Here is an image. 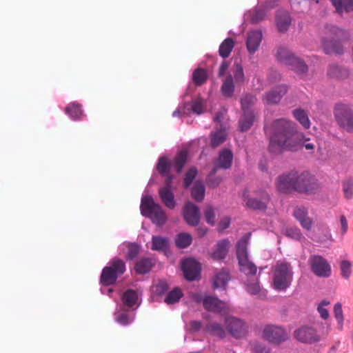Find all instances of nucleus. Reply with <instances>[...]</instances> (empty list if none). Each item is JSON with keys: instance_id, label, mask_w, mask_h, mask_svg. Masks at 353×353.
Returning a JSON list of instances; mask_svg holds the SVG:
<instances>
[{"instance_id": "f03ea898", "label": "nucleus", "mask_w": 353, "mask_h": 353, "mask_svg": "<svg viewBox=\"0 0 353 353\" xmlns=\"http://www.w3.org/2000/svg\"><path fill=\"white\" fill-rule=\"evenodd\" d=\"M157 169L165 178V186L160 188L159 191L161 200L167 208L173 209L175 207L176 202L171 185L172 179L170 174L171 165L165 157H162L159 159Z\"/></svg>"}, {"instance_id": "c85d7f7f", "label": "nucleus", "mask_w": 353, "mask_h": 353, "mask_svg": "<svg viewBox=\"0 0 353 353\" xmlns=\"http://www.w3.org/2000/svg\"><path fill=\"white\" fill-rule=\"evenodd\" d=\"M233 155L230 150H223L218 158V159L215 162V166L216 169L223 168L228 169L229 168L232 162Z\"/></svg>"}, {"instance_id": "4c0bfd02", "label": "nucleus", "mask_w": 353, "mask_h": 353, "mask_svg": "<svg viewBox=\"0 0 353 353\" xmlns=\"http://www.w3.org/2000/svg\"><path fill=\"white\" fill-rule=\"evenodd\" d=\"M65 113L72 120L79 119L83 116L81 106L76 102H72L66 107Z\"/></svg>"}, {"instance_id": "423d86ee", "label": "nucleus", "mask_w": 353, "mask_h": 353, "mask_svg": "<svg viewBox=\"0 0 353 353\" xmlns=\"http://www.w3.org/2000/svg\"><path fill=\"white\" fill-rule=\"evenodd\" d=\"M248 237L247 236H244L237 243L236 255L241 271L246 275H254L256 272V267L248 259Z\"/></svg>"}, {"instance_id": "49530a36", "label": "nucleus", "mask_w": 353, "mask_h": 353, "mask_svg": "<svg viewBox=\"0 0 353 353\" xmlns=\"http://www.w3.org/2000/svg\"><path fill=\"white\" fill-rule=\"evenodd\" d=\"M280 232L286 236L294 240H301L302 238L300 230L297 228H282Z\"/></svg>"}, {"instance_id": "9b49d317", "label": "nucleus", "mask_w": 353, "mask_h": 353, "mask_svg": "<svg viewBox=\"0 0 353 353\" xmlns=\"http://www.w3.org/2000/svg\"><path fill=\"white\" fill-rule=\"evenodd\" d=\"M205 110L204 101L198 98L192 100L190 103H186L183 106H179L173 112L174 117H181L183 115H190L192 113L201 114Z\"/></svg>"}, {"instance_id": "e2e57ef3", "label": "nucleus", "mask_w": 353, "mask_h": 353, "mask_svg": "<svg viewBox=\"0 0 353 353\" xmlns=\"http://www.w3.org/2000/svg\"><path fill=\"white\" fill-rule=\"evenodd\" d=\"M340 224H341V233L343 234H345L347 231V221L345 216L341 215L340 216Z\"/></svg>"}, {"instance_id": "de8ad7c7", "label": "nucleus", "mask_w": 353, "mask_h": 353, "mask_svg": "<svg viewBox=\"0 0 353 353\" xmlns=\"http://www.w3.org/2000/svg\"><path fill=\"white\" fill-rule=\"evenodd\" d=\"M226 132L224 130H220L212 134L211 145L213 148L221 144L225 139Z\"/></svg>"}, {"instance_id": "58836bf2", "label": "nucleus", "mask_w": 353, "mask_h": 353, "mask_svg": "<svg viewBox=\"0 0 353 353\" xmlns=\"http://www.w3.org/2000/svg\"><path fill=\"white\" fill-rule=\"evenodd\" d=\"M154 263L152 259H142L136 263L134 267L135 271L139 274L148 273L151 270Z\"/></svg>"}, {"instance_id": "c03bdc74", "label": "nucleus", "mask_w": 353, "mask_h": 353, "mask_svg": "<svg viewBox=\"0 0 353 353\" xmlns=\"http://www.w3.org/2000/svg\"><path fill=\"white\" fill-rule=\"evenodd\" d=\"M234 46V42L232 39L228 38L225 39L221 43L219 47L220 55L223 58L228 57L230 55L232 50L233 49Z\"/></svg>"}, {"instance_id": "b1692460", "label": "nucleus", "mask_w": 353, "mask_h": 353, "mask_svg": "<svg viewBox=\"0 0 353 353\" xmlns=\"http://www.w3.org/2000/svg\"><path fill=\"white\" fill-rule=\"evenodd\" d=\"M292 18L285 10H279L275 16V25L279 32H287L291 25Z\"/></svg>"}, {"instance_id": "f704fd0d", "label": "nucleus", "mask_w": 353, "mask_h": 353, "mask_svg": "<svg viewBox=\"0 0 353 353\" xmlns=\"http://www.w3.org/2000/svg\"><path fill=\"white\" fill-rule=\"evenodd\" d=\"M292 114L295 119L305 128L309 129L310 127V121L307 112L302 109H295L292 111Z\"/></svg>"}, {"instance_id": "a19ab883", "label": "nucleus", "mask_w": 353, "mask_h": 353, "mask_svg": "<svg viewBox=\"0 0 353 353\" xmlns=\"http://www.w3.org/2000/svg\"><path fill=\"white\" fill-rule=\"evenodd\" d=\"M192 196L194 199L201 201L205 196V186L201 181H196L192 188Z\"/></svg>"}, {"instance_id": "f8f14e48", "label": "nucleus", "mask_w": 353, "mask_h": 353, "mask_svg": "<svg viewBox=\"0 0 353 353\" xmlns=\"http://www.w3.org/2000/svg\"><path fill=\"white\" fill-rule=\"evenodd\" d=\"M243 197L248 207L256 210H265L270 199L268 193L261 190L256 191L254 197H250L245 192Z\"/></svg>"}, {"instance_id": "69168bd1", "label": "nucleus", "mask_w": 353, "mask_h": 353, "mask_svg": "<svg viewBox=\"0 0 353 353\" xmlns=\"http://www.w3.org/2000/svg\"><path fill=\"white\" fill-rule=\"evenodd\" d=\"M201 327V323L198 321H192L190 323V330L191 331L198 330Z\"/></svg>"}, {"instance_id": "79ce46f5", "label": "nucleus", "mask_w": 353, "mask_h": 353, "mask_svg": "<svg viewBox=\"0 0 353 353\" xmlns=\"http://www.w3.org/2000/svg\"><path fill=\"white\" fill-rule=\"evenodd\" d=\"M192 241V236L186 232L179 234L175 239L176 245L179 248L188 247Z\"/></svg>"}, {"instance_id": "f257e3e1", "label": "nucleus", "mask_w": 353, "mask_h": 353, "mask_svg": "<svg viewBox=\"0 0 353 353\" xmlns=\"http://www.w3.org/2000/svg\"><path fill=\"white\" fill-rule=\"evenodd\" d=\"M274 132L269 145L272 152L297 151L309 140L303 132L296 130L295 125L290 121L284 119L276 120L274 123Z\"/></svg>"}, {"instance_id": "ddd939ff", "label": "nucleus", "mask_w": 353, "mask_h": 353, "mask_svg": "<svg viewBox=\"0 0 353 353\" xmlns=\"http://www.w3.org/2000/svg\"><path fill=\"white\" fill-rule=\"evenodd\" d=\"M312 272L319 277H328L331 274V267L321 256H313L310 259Z\"/></svg>"}, {"instance_id": "393cba45", "label": "nucleus", "mask_w": 353, "mask_h": 353, "mask_svg": "<svg viewBox=\"0 0 353 353\" xmlns=\"http://www.w3.org/2000/svg\"><path fill=\"white\" fill-rule=\"evenodd\" d=\"M294 216L299 221L301 226L310 230L312 225V221L310 218L307 216V209L304 207H297L294 211Z\"/></svg>"}, {"instance_id": "4d7b16f0", "label": "nucleus", "mask_w": 353, "mask_h": 353, "mask_svg": "<svg viewBox=\"0 0 353 353\" xmlns=\"http://www.w3.org/2000/svg\"><path fill=\"white\" fill-rule=\"evenodd\" d=\"M330 305V301H322L317 307V310L323 319H327L329 317V312L327 307Z\"/></svg>"}, {"instance_id": "cd10ccee", "label": "nucleus", "mask_w": 353, "mask_h": 353, "mask_svg": "<svg viewBox=\"0 0 353 353\" xmlns=\"http://www.w3.org/2000/svg\"><path fill=\"white\" fill-rule=\"evenodd\" d=\"M122 302L124 306L130 308L137 307L140 303L139 294L137 291L128 290L123 294Z\"/></svg>"}, {"instance_id": "bb28decb", "label": "nucleus", "mask_w": 353, "mask_h": 353, "mask_svg": "<svg viewBox=\"0 0 353 353\" xmlns=\"http://www.w3.org/2000/svg\"><path fill=\"white\" fill-rule=\"evenodd\" d=\"M230 279L229 272L227 270H221L217 272L212 279L214 288L224 290Z\"/></svg>"}, {"instance_id": "aec40b11", "label": "nucleus", "mask_w": 353, "mask_h": 353, "mask_svg": "<svg viewBox=\"0 0 353 353\" xmlns=\"http://www.w3.org/2000/svg\"><path fill=\"white\" fill-rule=\"evenodd\" d=\"M185 221L190 225L195 226L200 221V213L196 205L191 202H187L183 210Z\"/></svg>"}, {"instance_id": "39448f33", "label": "nucleus", "mask_w": 353, "mask_h": 353, "mask_svg": "<svg viewBox=\"0 0 353 353\" xmlns=\"http://www.w3.org/2000/svg\"><path fill=\"white\" fill-rule=\"evenodd\" d=\"M140 210L143 216L149 217L157 225H163L167 220V216L161 206L148 194L142 196Z\"/></svg>"}, {"instance_id": "72a5a7b5", "label": "nucleus", "mask_w": 353, "mask_h": 353, "mask_svg": "<svg viewBox=\"0 0 353 353\" xmlns=\"http://www.w3.org/2000/svg\"><path fill=\"white\" fill-rule=\"evenodd\" d=\"M232 73L234 76L236 84H241L245 81L243 68L240 61L236 60L232 68Z\"/></svg>"}, {"instance_id": "6ab92c4d", "label": "nucleus", "mask_w": 353, "mask_h": 353, "mask_svg": "<svg viewBox=\"0 0 353 353\" xmlns=\"http://www.w3.org/2000/svg\"><path fill=\"white\" fill-rule=\"evenodd\" d=\"M294 337L302 343H312L319 340L316 330L308 326H303L296 330Z\"/></svg>"}, {"instance_id": "8fccbe9b", "label": "nucleus", "mask_w": 353, "mask_h": 353, "mask_svg": "<svg viewBox=\"0 0 353 353\" xmlns=\"http://www.w3.org/2000/svg\"><path fill=\"white\" fill-rule=\"evenodd\" d=\"M183 296V293L181 290L176 288L173 290L170 291L166 298L165 299V302L168 304H172L177 302Z\"/></svg>"}, {"instance_id": "a878e982", "label": "nucleus", "mask_w": 353, "mask_h": 353, "mask_svg": "<svg viewBox=\"0 0 353 353\" xmlns=\"http://www.w3.org/2000/svg\"><path fill=\"white\" fill-rule=\"evenodd\" d=\"M268 10L265 8L256 7V8L249 10L244 14V19L250 21L252 23H256L263 21L266 15Z\"/></svg>"}, {"instance_id": "0eeeda50", "label": "nucleus", "mask_w": 353, "mask_h": 353, "mask_svg": "<svg viewBox=\"0 0 353 353\" xmlns=\"http://www.w3.org/2000/svg\"><path fill=\"white\" fill-rule=\"evenodd\" d=\"M125 270L124 262L118 259H114L108 265L103 269L101 276V283L103 285L113 284L117 277L122 274Z\"/></svg>"}, {"instance_id": "338daca9", "label": "nucleus", "mask_w": 353, "mask_h": 353, "mask_svg": "<svg viewBox=\"0 0 353 353\" xmlns=\"http://www.w3.org/2000/svg\"><path fill=\"white\" fill-rule=\"evenodd\" d=\"M228 68V65L226 62H223L219 69V75H223Z\"/></svg>"}, {"instance_id": "13d9d810", "label": "nucleus", "mask_w": 353, "mask_h": 353, "mask_svg": "<svg viewBox=\"0 0 353 353\" xmlns=\"http://www.w3.org/2000/svg\"><path fill=\"white\" fill-rule=\"evenodd\" d=\"M168 290V285L165 281H160L152 286V292L154 294L160 296Z\"/></svg>"}, {"instance_id": "5fc2aeb1", "label": "nucleus", "mask_w": 353, "mask_h": 353, "mask_svg": "<svg viewBox=\"0 0 353 353\" xmlns=\"http://www.w3.org/2000/svg\"><path fill=\"white\" fill-rule=\"evenodd\" d=\"M216 170L217 169L216 168H214L207 178L208 185L211 188L217 187L221 181V179L220 177L215 176Z\"/></svg>"}, {"instance_id": "864d4df0", "label": "nucleus", "mask_w": 353, "mask_h": 353, "mask_svg": "<svg viewBox=\"0 0 353 353\" xmlns=\"http://www.w3.org/2000/svg\"><path fill=\"white\" fill-rule=\"evenodd\" d=\"M352 263L347 260H342L340 263L341 274L345 279H348L352 273Z\"/></svg>"}, {"instance_id": "3c124183", "label": "nucleus", "mask_w": 353, "mask_h": 353, "mask_svg": "<svg viewBox=\"0 0 353 353\" xmlns=\"http://www.w3.org/2000/svg\"><path fill=\"white\" fill-rule=\"evenodd\" d=\"M207 331L212 335L219 338H223L225 336V330L217 323H211L207 327Z\"/></svg>"}, {"instance_id": "7ed1b4c3", "label": "nucleus", "mask_w": 353, "mask_h": 353, "mask_svg": "<svg viewBox=\"0 0 353 353\" xmlns=\"http://www.w3.org/2000/svg\"><path fill=\"white\" fill-rule=\"evenodd\" d=\"M293 270L289 263L278 261L272 268L271 287L276 291H285L293 280Z\"/></svg>"}, {"instance_id": "2eb2a0df", "label": "nucleus", "mask_w": 353, "mask_h": 353, "mask_svg": "<svg viewBox=\"0 0 353 353\" xmlns=\"http://www.w3.org/2000/svg\"><path fill=\"white\" fill-rule=\"evenodd\" d=\"M263 39V33L260 30H252L247 33L245 46L249 54H254L259 49Z\"/></svg>"}, {"instance_id": "c9c22d12", "label": "nucleus", "mask_w": 353, "mask_h": 353, "mask_svg": "<svg viewBox=\"0 0 353 353\" xmlns=\"http://www.w3.org/2000/svg\"><path fill=\"white\" fill-rule=\"evenodd\" d=\"M119 250L125 253L130 259L134 258L139 252V248L134 243H124L119 246Z\"/></svg>"}, {"instance_id": "a211bd4d", "label": "nucleus", "mask_w": 353, "mask_h": 353, "mask_svg": "<svg viewBox=\"0 0 353 353\" xmlns=\"http://www.w3.org/2000/svg\"><path fill=\"white\" fill-rule=\"evenodd\" d=\"M181 268L188 280H195L200 274V264L193 259H187L182 261Z\"/></svg>"}, {"instance_id": "37998d69", "label": "nucleus", "mask_w": 353, "mask_h": 353, "mask_svg": "<svg viewBox=\"0 0 353 353\" xmlns=\"http://www.w3.org/2000/svg\"><path fill=\"white\" fill-rule=\"evenodd\" d=\"M288 65L299 74H303L307 71V65L296 56L292 59V63H290Z\"/></svg>"}, {"instance_id": "473e14b6", "label": "nucleus", "mask_w": 353, "mask_h": 353, "mask_svg": "<svg viewBox=\"0 0 353 353\" xmlns=\"http://www.w3.org/2000/svg\"><path fill=\"white\" fill-rule=\"evenodd\" d=\"M252 276L248 279V280L245 283L246 290L252 294H259L260 296H263L265 294V292L261 289V287L259 284L258 280L254 275H251Z\"/></svg>"}, {"instance_id": "20e7f679", "label": "nucleus", "mask_w": 353, "mask_h": 353, "mask_svg": "<svg viewBox=\"0 0 353 353\" xmlns=\"http://www.w3.org/2000/svg\"><path fill=\"white\" fill-rule=\"evenodd\" d=\"M347 32L337 26L326 28V36L322 39L321 47L326 54H341L343 46L341 41L347 38Z\"/></svg>"}, {"instance_id": "4be33fe9", "label": "nucleus", "mask_w": 353, "mask_h": 353, "mask_svg": "<svg viewBox=\"0 0 353 353\" xmlns=\"http://www.w3.org/2000/svg\"><path fill=\"white\" fill-rule=\"evenodd\" d=\"M287 91L288 88L285 85H279L268 92L263 96V100L268 104L277 103L281 101V98L285 94Z\"/></svg>"}, {"instance_id": "052dcab7", "label": "nucleus", "mask_w": 353, "mask_h": 353, "mask_svg": "<svg viewBox=\"0 0 353 353\" xmlns=\"http://www.w3.org/2000/svg\"><path fill=\"white\" fill-rule=\"evenodd\" d=\"M196 174L197 170L195 168H191L188 171L184 179V183L185 187H188L191 184Z\"/></svg>"}, {"instance_id": "9d476101", "label": "nucleus", "mask_w": 353, "mask_h": 353, "mask_svg": "<svg viewBox=\"0 0 353 353\" xmlns=\"http://www.w3.org/2000/svg\"><path fill=\"white\" fill-rule=\"evenodd\" d=\"M334 116L342 128L347 131H353V112L350 107L344 104L336 105Z\"/></svg>"}, {"instance_id": "6e6552de", "label": "nucleus", "mask_w": 353, "mask_h": 353, "mask_svg": "<svg viewBox=\"0 0 353 353\" xmlns=\"http://www.w3.org/2000/svg\"><path fill=\"white\" fill-rule=\"evenodd\" d=\"M317 179L307 172H295V190L301 193L312 194L318 190Z\"/></svg>"}, {"instance_id": "e433bc0d", "label": "nucleus", "mask_w": 353, "mask_h": 353, "mask_svg": "<svg viewBox=\"0 0 353 353\" xmlns=\"http://www.w3.org/2000/svg\"><path fill=\"white\" fill-rule=\"evenodd\" d=\"M169 245L168 240L160 236H154L152 239L151 250L165 251Z\"/></svg>"}, {"instance_id": "7c9ffc66", "label": "nucleus", "mask_w": 353, "mask_h": 353, "mask_svg": "<svg viewBox=\"0 0 353 353\" xmlns=\"http://www.w3.org/2000/svg\"><path fill=\"white\" fill-rule=\"evenodd\" d=\"M276 56L278 59L285 65L292 63V59L296 57V56L285 46H279L277 48Z\"/></svg>"}, {"instance_id": "6e6d98bb", "label": "nucleus", "mask_w": 353, "mask_h": 353, "mask_svg": "<svg viewBox=\"0 0 353 353\" xmlns=\"http://www.w3.org/2000/svg\"><path fill=\"white\" fill-rule=\"evenodd\" d=\"M192 78L196 84L201 85L207 79L206 72L202 69H197L194 72Z\"/></svg>"}, {"instance_id": "2f4dec72", "label": "nucleus", "mask_w": 353, "mask_h": 353, "mask_svg": "<svg viewBox=\"0 0 353 353\" xmlns=\"http://www.w3.org/2000/svg\"><path fill=\"white\" fill-rule=\"evenodd\" d=\"M338 13L353 11V0H330Z\"/></svg>"}, {"instance_id": "412c9836", "label": "nucleus", "mask_w": 353, "mask_h": 353, "mask_svg": "<svg viewBox=\"0 0 353 353\" xmlns=\"http://www.w3.org/2000/svg\"><path fill=\"white\" fill-rule=\"evenodd\" d=\"M194 299L199 302L202 301L205 308L208 310L219 312L228 309V305L225 303L219 301L215 297L208 296L202 299L199 296L196 295Z\"/></svg>"}, {"instance_id": "0e129e2a", "label": "nucleus", "mask_w": 353, "mask_h": 353, "mask_svg": "<svg viewBox=\"0 0 353 353\" xmlns=\"http://www.w3.org/2000/svg\"><path fill=\"white\" fill-rule=\"evenodd\" d=\"M278 3H279V1L278 0H268L265 2L264 8L267 10H268L272 9V8H275L276 6H277Z\"/></svg>"}, {"instance_id": "bf43d9fd", "label": "nucleus", "mask_w": 353, "mask_h": 353, "mask_svg": "<svg viewBox=\"0 0 353 353\" xmlns=\"http://www.w3.org/2000/svg\"><path fill=\"white\" fill-rule=\"evenodd\" d=\"M343 191L347 198H350L353 195V180H346L343 183Z\"/></svg>"}, {"instance_id": "4468645a", "label": "nucleus", "mask_w": 353, "mask_h": 353, "mask_svg": "<svg viewBox=\"0 0 353 353\" xmlns=\"http://www.w3.org/2000/svg\"><path fill=\"white\" fill-rule=\"evenodd\" d=\"M275 185L279 192L288 194L295 192V172H290L279 176Z\"/></svg>"}, {"instance_id": "603ef678", "label": "nucleus", "mask_w": 353, "mask_h": 353, "mask_svg": "<svg viewBox=\"0 0 353 353\" xmlns=\"http://www.w3.org/2000/svg\"><path fill=\"white\" fill-rule=\"evenodd\" d=\"M334 313L335 319L337 321L338 324V328L341 330L343 327V310H342V306L341 303H338L334 305Z\"/></svg>"}, {"instance_id": "c756f323", "label": "nucleus", "mask_w": 353, "mask_h": 353, "mask_svg": "<svg viewBox=\"0 0 353 353\" xmlns=\"http://www.w3.org/2000/svg\"><path fill=\"white\" fill-rule=\"evenodd\" d=\"M123 306L124 305H120L117 308V311L114 312V319L118 323L126 325L133 321L134 316L128 312L123 311Z\"/></svg>"}, {"instance_id": "ea45409f", "label": "nucleus", "mask_w": 353, "mask_h": 353, "mask_svg": "<svg viewBox=\"0 0 353 353\" xmlns=\"http://www.w3.org/2000/svg\"><path fill=\"white\" fill-rule=\"evenodd\" d=\"M234 91V85L232 75L228 76L223 81L221 92L225 97H231Z\"/></svg>"}, {"instance_id": "5701e85b", "label": "nucleus", "mask_w": 353, "mask_h": 353, "mask_svg": "<svg viewBox=\"0 0 353 353\" xmlns=\"http://www.w3.org/2000/svg\"><path fill=\"white\" fill-rule=\"evenodd\" d=\"M230 243L227 239H223L217 242L214 246L209 255L214 260H221L225 258L228 254Z\"/></svg>"}, {"instance_id": "a18cd8bd", "label": "nucleus", "mask_w": 353, "mask_h": 353, "mask_svg": "<svg viewBox=\"0 0 353 353\" xmlns=\"http://www.w3.org/2000/svg\"><path fill=\"white\" fill-rule=\"evenodd\" d=\"M187 160L186 151H181L174 158L173 167L177 172H180Z\"/></svg>"}, {"instance_id": "dca6fc26", "label": "nucleus", "mask_w": 353, "mask_h": 353, "mask_svg": "<svg viewBox=\"0 0 353 353\" xmlns=\"http://www.w3.org/2000/svg\"><path fill=\"white\" fill-rule=\"evenodd\" d=\"M263 337L273 343H281L287 339L288 335L285 331L277 326L267 325L263 331Z\"/></svg>"}, {"instance_id": "f3484780", "label": "nucleus", "mask_w": 353, "mask_h": 353, "mask_svg": "<svg viewBox=\"0 0 353 353\" xmlns=\"http://www.w3.org/2000/svg\"><path fill=\"white\" fill-rule=\"evenodd\" d=\"M226 326L230 334L236 339L245 336L247 331L245 323L232 316L228 317L226 319Z\"/></svg>"}, {"instance_id": "774afa93", "label": "nucleus", "mask_w": 353, "mask_h": 353, "mask_svg": "<svg viewBox=\"0 0 353 353\" xmlns=\"http://www.w3.org/2000/svg\"><path fill=\"white\" fill-rule=\"evenodd\" d=\"M197 231L199 236H203L207 233L208 230L205 228H198Z\"/></svg>"}, {"instance_id": "09e8293b", "label": "nucleus", "mask_w": 353, "mask_h": 353, "mask_svg": "<svg viewBox=\"0 0 353 353\" xmlns=\"http://www.w3.org/2000/svg\"><path fill=\"white\" fill-rule=\"evenodd\" d=\"M218 210L211 206H207L204 210V217L205 221L211 225H214L216 222V216Z\"/></svg>"}, {"instance_id": "680f3d73", "label": "nucleus", "mask_w": 353, "mask_h": 353, "mask_svg": "<svg viewBox=\"0 0 353 353\" xmlns=\"http://www.w3.org/2000/svg\"><path fill=\"white\" fill-rule=\"evenodd\" d=\"M230 223V219L228 216L223 217L219 223L218 230L223 231L228 228Z\"/></svg>"}, {"instance_id": "1a4fd4ad", "label": "nucleus", "mask_w": 353, "mask_h": 353, "mask_svg": "<svg viewBox=\"0 0 353 353\" xmlns=\"http://www.w3.org/2000/svg\"><path fill=\"white\" fill-rule=\"evenodd\" d=\"M256 101V97L251 94H247L241 99L243 114L240 119V128L242 131L248 130L254 121V115L251 108Z\"/></svg>"}]
</instances>
